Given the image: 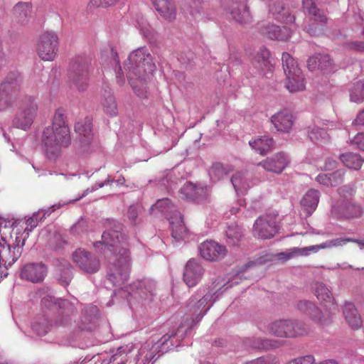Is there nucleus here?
Returning a JSON list of instances; mask_svg holds the SVG:
<instances>
[{
	"label": "nucleus",
	"instance_id": "nucleus-1",
	"mask_svg": "<svg viewBox=\"0 0 364 364\" xmlns=\"http://www.w3.org/2000/svg\"><path fill=\"white\" fill-rule=\"evenodd\" d=\"M115 229L105 231L102 240L94 244V247L105 257L114 255L115 261L109 265L107 281L112 287H122L129 277L131 258L127 248V237L121 232V225Z\"/></svg>",
	"mask_w": 364,
	"mask_h": 364
},
{
	"label": "nucleus",
	"instance_id": "nucleus-2",
	"mask_svg": "<svg viewBox=\"0 0 364 364\" xmlns=\"http://www.w3.org/2000/svg\"><path fill=\"white\" fill-rule=\"evenodd\" d=\"M127 78L134 92L140 97H146L147 80L154 70L151 63V56L146 47L132 52L124 64Z\"/></svg>",
	"mask_w": 364,
	"mask_h": 364
},
{
	"label": "nucleus",
	"instance_id": "nucleus-3",
	"mask_svg": "<svg viewBox=\"0 0 364 364\" xmlns=\"http://www.w3.org/2000/svg\"><path fill=\"white\" fill-rule=\"evenodd\" d=\"M42 141L46 154L50 159L57 157L63 149L70 145V129L62 109L55 111L52 125L44 129Z\"/></svg>",
	"mask_w": 364,
	"mask_h": 364
},
{
	"label": "nucleus",
	"instance_id": "nucleus-4",
	"mask_svg": "<svg viewBox=\"0 0 364 364\" xmlns=\"http://www.w3.org/2000/svg\"><path fill=\"white\" fill-rule=\"evenodd\" d=\"M340 198L333 205L331 213L337 218H359L363 215V210L360 205L356 203L353 196L355 189L352 185H346L338 189Z\"/></svg>",
	"mask_w": 364,
	"mask_h": 364
},
{
	"label": "nucleus",
	"instance_id": "nucleus-5",
	"mask_svg": "<svg viewBox=\"0 0 364 364\" xmlns=\"http://www.w3.org/2000/svg\"><path fill=\"white\" fill-rule=\"evenodd\" d=\"M267 331L270 334L280 338H296L307 335L310 328L306 323L297 319H281L271 323Z\"/></svg>",
	"mask_w": 364,
	"mask_h": 364
},
{
	"label": "nucleus",
	"instance_id": "nucleus-6",
	"mask_svg": "<svg viewBox=\"0 0 364 364\" xmlns=\"http://www.w3.org/2000/svg\"><path fill=\"white\" fill-rule=\"evenodd\" d=\"M38 111L37 98L32 95H24L18 102V111L13 120L16 127L28 130L33 123Z\"/></svg>",
	"mask_w": 364,
	"mask_h": 364
},
{
	"label": "nucleus",
	"instance_id": "nucleus-7",
	"mask_svg": "<svg viewBox=\"0 0 364 364\" xmlns=\"http://www.w3.org/2000/svg\"><path fill=\"white\" fill-rule=\"evenodd\" d=\"M15 239L12 235L7 241L3 236L0 238V263L11 266L21 256L25 240L28 237L25 230H16Z\"/></svg>",
	"mask_w": 364,
	"mask_h": 364
},
{
	"label": "nucleus",
	"instance_id": "nucleus-8",
	"mask_svg": "<svg viewBox=\"0 0 364 364\" xmlns=\"http://www.w3.org/2000/svg\"><path fill=\"white\" fill-rule=\"evenodd\" d=\"M129 303L136 301L143 303L151 301L155 296L156 282L149 278H143L134 281L129 286L124 287Z\"/></svg>",
	"mask_w": 364,
	"mask_h": 364
},
{
	"label": "nucleus",
	"instance_id": "nucleus-9",
	"mask_svg": "<svg viewBox=\"0 0 364 364\" xmlns=\"http://www.w3.org/2000/svg\"><path fill=\"white\" fill-rule=\"evenodd\" d=\"M18 73H9L0 85V111L11 107L17 100L21 86Z\"/></svg>",
	"mask_w": 364,
	"mask_h": 364
},
{
	"label": "nucleus",
	"instance_id": "nucleus-10",
	"mask_svg": "<svg viewBox=\"0 0 364 364\" xmlns=\"http://www.w3.org/2000/svg\"><path fill=\"white\" fill-rule=\"evenodd\" d=\"M59 38L53 31H47L39 36L36 51L39 58L44 61H53L58 53Z\"/></svg>",
	"mask_w": 364,
	"mask_h": 364
},
{
	"label": "nucleus",
	"instance_id": "nucleus-11",
	"mask_svg": "<svg viewBox=\"0 0 364 364\" xmlns=\"http://www.w3.org/2000/svg\"><path fill=\"white\" fill-rule=\"evenodd\" d=\"M90 65V62L87 58L80 56L71 65L69 79L79 91H85L88 87Z\"/></svg>",
	"mask_w": 364,
	"mask_h": 364
},
{
	"label": "nucleus",
	"instance_id": "nucleus-12",
	"mask_svg": "<svg viewBox=\"0 0 364 364\" xmlns=\"http://www.w3.org/2000/svg\"><path fill=\"white\" fill-rule=\"evenodd\" d=\"M277 213H267L258 218L253 228V234L261 239H269L279 232Z\"/></svg>",
	"mask_w": 364,
	"mask_h": 364
},
{
	"label": "nucleus",
	"instance_id": "nucleus-13",
	"mask_svg": "<svg viewBox=\"0 0 364 364\" xmlns=\"http://www.w3.org/2000/svg\"><path fill=\"white\" fill-rule=\"evenodd\" d=\"M213 296V294L210 291H206V289H200L196 294L190 298L188 306L198 321L203 318L213 305L214 302L212 300Z\"/></svg>",
	"mask_w": 364,
	"mask_h": 364
},
{
	"label": "nucleus",
	"instance_id": "nucleus-14",
	"mask_svg": "<svg viewBox=\"0 0 364 364\" xmlns=\"http://www.w3.org/2000/svg\"><path fill=\"white\" fill-rule=\"evenodd\" d=\"M73 262L86 274H95L100 269V259L85 249H77L72 255Z\"/></svg>",
	"mask_w": 364,
	"mask_h": 364
},
{
	"label": "nucleus",
	"instance_id": "nucleus-15",
	"mask_svg": "<svg viewBox=\"0 0 364 364\" xmlns=\"http://www.w3.org/2000/svg\"><path fill=\"white\" fill-rule=\"evenodd\" d=\"M297 309L308 315L313 321L321 326H326L332 321L333 314L327 311H321L316 304L307 300H301L298 302Z\"/></svg>",
	"mask_w": 364,
	"mask_h": 364
},
{
	"label": "nucleus",
	"instance_id": "nucleus-16",
	"mask_svg": "<svg viewBox=\"0 0 364 364\" xmlns=\"http://www.w3.org/2000/svg\"><path fill=\"white\" fill-rule=\"evenodd\" d=\"M289 163V156L286 153L281 151L260 161L258 166H262L267 171L279 174Z\"/></svg>",
	"mask_w": 364,
	"mask_h": 364
},
{
	"label": "nucleus",
	"instance_id": "nucleus-17",
	"mask_svg": "<svg viewBox=\"0 0 364 364\" xmlns=\"http://www.w3.org/2000/svg\"><path fill=\"white\" fill-rule=\"evenodd\" d=\"M201 257L208 261H217L223 258L227 253L226 247L213 240H206L199 246Z\"/></svg>",
	"mask_w": 364,
	"mask_h": 364
},
{
	"label": "nucleus",
	"instance_id": "nucleus-18",
	"mask_svg": "<svg viewBox=\"0 0 364 364\" xmlns=\"http://www.w3.org/2000/svg\"><path fill=\"white\" fill-rule=\"evenodd\" d=\"M204 269L200 263L196 259H190L184 268L183 281L188 287L196 286L201 279Z\"/></svg>",
	"mask_w": 364,
	"mask_h": 364
},
{
	"label": "nucleus",
	"instance_id": "nucleus-19",
	"mask_svg": "<svg viewBox=\"0 0 364 364\" xmlns=\"http://www.w3.org/2000/svg\"><path fill=\"white\" fill-rule=\"evenodd\" d=\"M47 274V268L42 263H30L24 265L21 269V279L38 283L42 282Z\"/></svg>",
	"mask_w": 364,
	"mask_h": 364
},
{
	"label": "nucleus",
	"instance_id": "nucleus-20",
	"mask_svg": "<svg viewBox=\"0 0 364 364\" xmlns=\"http://www.w3.org/2000/svg\"><path fill=\"white\" fill-rule=\"evenodd\" d=\"M227 9L231 18L237 23H248L252 18L245 0H228Z\"/></svg>",
	"mask_w": 364,
	"mask_h": 364
},
{
	"label": "nucleus",
	"instance_id": "nucleus-21",
	"mask_svg": "<svg viewBox=\"0 0 364 364\" xmlns=\"http://www.w3.org/2000/svg\"><path fill=\"white\" fill-rule=\"evenodd\" d=\"M180 195L183 199L199 202L206 199L208 189L205 186L195 185L188 182L181 188Z\"/></svg>",
	"mask_w": 364,
	"mask_h": 364
},
{
	"label": "nucleus",
	"instance_id": "nucleus-22",
	"mask_svg": "<svg viewBox=\"0 0 364 364\" xmlns=\"http://www.w3.org/2000/svg\"><path fill=\"white\" fill-rule=\"evenodd\" d=\"M307 68L311 71L321 70L324 73H330L334 70V64L329 55L316 54L308 59Z\"/></svg>",
	"mask_w": 364,
	"mask_h": 364
},
{
	"label": "nucleus",
	"instance_id": "nucleus-23",
	"mask_svg": "<svg viewBox=\"0 0 364 364\" xmlns=\"http://www.w3.org/2000/svg\"><path fill=\"white\" fill-rule=\"evenodd\" d=\"M171 228V235L176 241L183 240L188 237V230L184 225L180 212L175 210L173 216L168 218Z\"/></svg>",
	"mask_w": 364,
	"mask_h": 364
},
{
	"label": "nucleus",
	"instance_id": "nucleus-24",
	"mask_svg": "<svg viewBox=\"0 0 364 364\" xmlns=\"http://www.w3.org/2000/svg\"><path fill=\"white\" fill-rule=\"evenodd\" d=\"M157 13L165 21H173L176 19V9L173 0H151Z\"/></svg>",
	"mask_w": 364,
	"mask_h": 364
},
{
	"label": "nucleus",
	"instance_id": "nucleus-25",
	"mask_svg": "<svg viewBox=\"0 0 364 364\" xmlns=\"http://www.w3.org/2000/svg\"><path fill=\"white\" fill-rule=\"evenodd\" d=\"M75 130L79 134V140L82 147L85 148L90 144L93 134L92 132V120L86 117L78 121L75 125Z\"/></svg>",
	"mask_w": 364,
	"mask_h": 364
},
{
	"label": "nucleus",
	"instance_id": "nucleus-26",
	"mask_svg": "<svg viewBox=\"0 0 364 364\" xmlns=\"http://www.w3.org/2000/svg\"><path fill=\"white\" fill-rule=\"evenodd\" d=\"M269 11L274 16L275 19L282 23H294L295 17L288 9L284 7L282 2L277 0H270L269 4Z\"/></svg>",
	"mask_w": 364,
	"mask_h": 364
},
{
	"label": "nucleus",
	"instance_id": "nucleus-27",
	"mask_svg": "<svg viewBox=\"0 0 364 364\" xmlns=\"http://www.w3.org/2000/svg\"><path fill=\"white\" fill-rule=\"evenodd\" d=\"M293 117L288 110H282L271 117V122L278 132H288L293 125Z\"/></svg>",
	"mask_w": 364,
	"mask_h": 364
},
{
	"label": "nucleus",
	"instance_id": "nucleus-28",
	"mask_svg": "<svg viewBox=\"0 0 364 364\" xmlns=\"http://www.w3.org/2000/svg\"><path fill=\"white\" fill-rule=\"evenodd\" d=\"M60 205H53L48 208L39 209L37 212L33 213L26 222V227L25 228V232L27 235L37 227L39 222L43 220L46 217L49 216L53 211L60 208Z\"/></svg>",
	"mask_w": 364,
	"mask_h": 364
},
{
	"label": "nucleus",
	"instance_id": "nucleus-29",
	"mask_svg": "<svg viewBox=\"0 0 364 364\" xmlns=\"http://www.w3.org/2000/svg\"><path fill=\"white\" fill-rule=\"evenodd\" d=\"M320 198V193L315 189L306 192L301 200V205L307 216H310L316 209Z\"/></svg>",
	"mask_w": 364,
	"mask_h": 364
},
{
	"label": "nucleus",
	"instance_id": "nucleus-30",
	"mask_svg": "<svg viewBox=\"0 0 364 364\" xmlns=\"http://www.w3.org/2000/svg\"><path fill=\"white\" fill-rule=\"evenodd\" d=\"M249 144L256 152L265 155L274 149V141L272 137L262 136L250 140Z\"/></svg>",
	"mask_w": 364,
	"mask_h": 364
},
{
	"label": "nucleus",
	"instance_id": "nucleus-31",
	"mask_svg": "<svg viewBox=\"0 0 364 364\" xmlns=\"http://www.w3.org/2000/svg\"><path fill=\"white\" fill-rule=\"evenodd\" d=\"M343 314L348 325L355 329H358L362 324V320L354 304L346 302L343 306Z\"/></svg>",
	"mask_w": 364,
	"mask_h": 364
},
{
	"label": "nucleus",
	"instance_id": "nucleus-32",
	"mask_svg": "<svg viewBox=\"0 0 364 364\" xmlns=\"http://www.w3.org/2000/svg\"><path fill=\"white\" fill-rule=\"evenodd\" d=\"M267 36L274 40L287 41L291 33L290 28L285 24L279 26L278 24H268L266 28Z\"/></svg>",
	"mask_w": 364,
	"mask_h": 364
},
{
	"label": "nucleus",
	"instance_id": "nucleus-33",
	"mask_svg": "<svg viewBox=\"0 0 364 364\" xmlns=\"http://www.w3.org/2000/svg\"><path fill=\"white\" fill-rule=\"evenodd\" d=\"M304 11L310 16L311 20L318 23H326L328 18L325 13L318 9L314 0H303Z\"/></svg>",
	"mask_w": 364,
	"mask_h": 364
},
{
	"label": "nucleus",
	"instance_id": "nucleus-34",
	"mask_svg": "<svg viewBox=\"0 0 364 364\" xmlns=\"http://www.w3.org/2000/svg\"><path fill=\"white\" fill-rule=\"evenodd\" d=\"M151 213L156 215L161 213L164 215L167 219L170 216H173V213L177 210L174 205L171 203V200L166 198L158 200L155 204L151 207Z\"/></svg>",
	"mask_w": 364,
	"mask_h": 364
},
{
	"label": "nucleus",
	"instance_id": "nucleus-35",
	"mask_svg": "<svg viewBox=\"0 0 364 364\" xmlns=\"http://www.w3.org/2000/svg\"><path fill=\"white\" fill-rule=\"evenodd\" d=\"M323 242L320 245H311L303 248L299 247H294L291 250V251L288 253L282 252L279 255V258L284 259L285 260L289 259L295 255H301V256H307L310 254L311 252H317L321 249H325L323 247Z\"/></svg>",
	"mask_w": 364,
	"mask_h": 364
},
{
	"label": "nucleus",
	"instance_id": "nucleus-36",
	"mask_svg": "<svg viewBox=\"0 0 364 364\" xmlns=\"http://www.w3.org/2000/svg\"><path fill=\"white\" fill-rule=\"evenodd\" d=\"M282 60L286 77H290V79L292 78V75L299 77V74L301 70L299 68L294 58H293L288 53H284L282 54Z\"/></svg>",
	"mask_w": 364,
	"mask_h": 364
},
{
	"label": "nucleus",
	"instance_id": "nucleus-37",
	"mask_svg": "<svg viewBox=\"0 0 364 364\" xmlns=\"http://www.w3.org/2000/svg\"><path fill=\"white\" fill-rule=\"evenodd\" d=\"M231 183L237 194H244L250 188V182L245 173L237 172L231 178Z\"/></svg>",
	"mask_w": 364,
	"mask_h": 364
},
{
	"label": "nucleus",
	"instance_id": "nucleus-38",
	"mask_svg": "<svg viewBox=\"0 0 364 364\" xmlns=\"http://www.w3.org/2000/svg\"><path fill=\"white\" fill-rule=\"evenodd\" d=\"M233 168L229 164L215 163L209 170V175L213 181H218L228 175Z\"/></svg>",
	"mask_w": 364,
	"mask_h": 364
},
{
	"label": "nucleus",
	"instance_id": "nucleus-39",
	"mask_svg": "<svg viewBox=\"0 0 364 364\" xmlns=\"http://www.w3.org/2000/svg\"><path fill=\"white\" fill-rule=\"evenodd\" d=\"M132 346H121L117 349V352L109 359L102 360L101 364H126L128 360V353L131 352Z\"/></svg>",
	"mask_w": 364,
	"mask_h": 364
},
{
	"label": "nucleus",
	"instance_id": "nucleus-40",
	"mask_svg": "<svg viewBox=\"0 0 364 364\" xmlns=\"http://www.w3.org/2000/svg\"><path fill=\"white\" fill-rule=\"evenodd\" d=\"M313 288L314 294L319 301L328 302L331 303L332 306H334L331 291L322 282H316L314 284ZM333 309H335V306H333Z\"/></svg>",
	"mask_w": 364,
	"mask_h": 364
},
{
	"label": "nucleus",
	"instance_id": "nucleus-41",
	"mask_svg": "<svg viewBox=\"0 0 364 364\" xmlns=\"http://www.w3.org/2000/svg\"><path fill=\"white\" fill-rule=\"evenodd\" d=\"M292 78L287 77L286 87L290 92H296L305 89L304 77L302 71L300 70L299 77L292 75Z\"/></svg>",
	"mask_w": 364,
	"mask_h": 364
},
{
	"label": "nucleus",
	"instance_id": "nucleus-42",
	"mask_svg": "<svg viewBox=\"0 0 364 364\" xmlns=\"http://www.w3.org/2000/svg\"><path fill=\"white\" fill-rule=\"evenodd\" d=\"M32 5L30 2H18L13 8V15L18 21H26L31 13Z\"/></svg>",
	"mask_w": 364,
	"mask_h": 364
},
{
	"label": "nucleus",
	"instance_id": "nucleus-43",
	"mask_svg": "<svg viewBox=\"0 0 364 364\" xmlns=\"http://www.w3.org/2000/svg\"><path fill=\"white\" fill-rule=\"evenodd\" d=\"M341 160L346 166L355 170L359 169L363 162V160L359 154L353 153L342 154L341 156Z\"/></svg>",
	"mask_w": 364,
	"mask_h": 364
},
{
	"label": "nucleus",
	"instance_id": "nucleus-44",
	"mask_svg": "<svg viewBox=\"0 0 364 364\" xmlns=\"http://www.w3.org/2000/svg\"><path fill=\"white\" fill-rule=\"evenodd\" d=\"M104 111L109 116H115L117 114V106L114 97L109 91H105L102 100Z\"/></svg>",
	"mask_w": 364,
	"mask_h": 364
},
{
	"label": "nucleus",
	"instance_id": "nucleus-45",
	"mask_svg": "<svg viewBox=\"0 0 364 364\" xmlns=\"http://www.w3.org/2000/svg\"><path fill=\"white\" fill-rule=\"evenodd\" d=\"M308 136L311 141L314 143L327 141L329 139V135L327 133L326 129L318 126L309 128L308 131Z\"/></svg>",
	"mask_w": 364,
	"mask_h": 364
},
{
	"label": "nucleus",
	"instance_id": "nucleus-46",
	"mask_svg": "<svg viewBox=\"0 0 364 364\" xmlns=\"http://www.w3.org/2000/svg\"><path fill=\"white\" fill-rule=\"evenodd\" d=\"M350 101L360 103L364 101V81L355 82L350 90Z\"/></svg>",
	"mask_w": 364,
	"mask_h": 364
},
{
	"label": "nucleus",
	"instance_id": "nucleus-47",
	"mask_svg": "<svg viewBox=\"0 0 364 364\" xmlns=\"http://www.w3.org/2000/svg\"><path fill=\"white\" fill-rule=\"evenodd\" d=\"M50 327L49 321L44 316L38 318L31 325L32 330L38 336L46 335L50 330Z\"/></svg>",
	"mask_w": 364,
	"mask_h": 364
},
{
	"label": "nucleus",
	"instance_id": "nucleus-48",
	"mask_svg": "<svg viewBox=\"0 0 364 364\" xmlns=\"http://www.w3.org/2000/svg\"><path fill=\"white\" fill-rule=\"evenodd\" d=\"M227 242L230 245H236L241 240L243 234L242 228L237 225H231L226 230Z\"/></svg>",
	"mask_w": 364,
	"mask_h": 364
},
{
	"label": "nucleus",
	"instance_id": "nucleus-49",
	"mask_svg": "<svg viewBox=\"0 0 364 364\" xmlns=\"http://www.w3.org/2000/svg\"><path fill=\"white\" fill-rule=\"evenodd\" d=\"M269 51L266 48L261 47L254 58V63H257L260 69L267 68L269 64Z\"/></svg>",
	"mask_w": 364,
	"mask_h": 364
},
{
	"label": "nucleus",
	"instance_id": "nucleus-50",
	"mask_svg": "<svg viewBox=\"0 0 364 364\" xmlns=\"http://www.w3.org/2000/svg\"><path fill=\"white\" fill-rule=\"evenodd\" d=\"M277 343V341L257 338L252 339L250 341V346L253 348L269 349L272 348H276Z\"/></svg>",
	"mask_w": 364,
	"mask_h": 364
},
{
	"label": "nucleus",
	"instance_id": "nucleus-51",
	"mask_svg": "<svg viewBox=\"0 0 364 364\" xmlns=\"http://www.w3.org/2000/svg\"><path fill=\"white\" fill-rule=\"evenodd\" d=\"M352 238L350 237H339L331 240H327L323 242V247L331 248L333 247L343 246L348 242H351Z\"/></svg>",
	"mask_w": 364,
	"mask_h": 364
},
{
	"label": "nucleus",
	"instance_id": "nucleus-52",
	"mask_svg": "<svg viewBox=\"0 0 364 364\" xmlns=\"http://www.w3.org/2000/svg\"><path fill=\"white\" fill-rule=\"evenodd\" d=\"M169 338H170V336H168V335L164 336L162 337L161 340L159 343H156L152 346L151 352L146 353V355H145V358L146 359H149L150 360H151L153 359H154V360H156L161 355H159L157 358H154L156 355H154V353L156 352L159 348V347L161 346H164L165 344V343H166L168 341Z\"/></svg>",
	"mask_w": 364,
	"mask_h": 364
},
{
	"label": "nucleus",
	"instance_id": "nucleus-53",
	"mask_svg": "<svg viewBox=\"0 0 364 364\" xmlns=\"http://www.w3.org/2000/svg\"><path fill=\"white\" fill-rule=\"evenodd\" d=\"M324 26L326 24H305L304 30L311 36H318L321 34Z\"/></svg>",
	"mask_w": 364,
	"mask_h": 364
},
{
	"label": "nucleus",
	"instance_id": "nucleus-54",
	"mask_svg": "<svg viewBox=\"0 0 364 364\" xmlns=\"http://www.w3.org/2000/svg\"><path fill=\"white\" fill-rule=\"evenodd\" d=\"M110 54L112 56V60L116 65V66L119 67L118 70L116 73V77L120 82L123 83L124 79L122 77V72L121 67L119 65V59L118 57V54H117V51L113 48H110Z\"/></svg>",
	"mask_w": 364,
	"mask_h": 364
},
{
	"label": "nucleus",
	"instance_id": "nucleus-55",
	"mask_svg": "<svg viewBox=\"0 0 364 364\" xmlns=\"http://www.w3.org/2000/svg\"><path fill=\"white\" fill-rule=\"evenodd\" d=\"M344 171L343 170H337L336 171L330 173L331 177V186H336L340 184L343 179Z\"/></svg>",
	"mask_w": 364,
	"mask_h": 364
},
{
	"label": "nucleus",
	"instance_id": "nucleus-56",
	"mask_svg": "<svg viewBox=\"0 0 364 364\" xmlns=\"http://www.w3.org/2000/svg\"><path fill=\"white\" fill-rule=\"evenodd\" d=\"M345 46L349 50L364 52V42L363 41H349L346 43Z\"/></svg>",
	"mask_w": 364,
	"mask_h": 364
},
{
	"label": "nucleus",
	"instance_id": "nucleus-57",
	"mask_svg": "<svg viewBox=\"0 0 364 364\" xmlns=\"http://www.w3.org/2000/svg\"><path fill=\"white\" fill-rule=\"evenodd\" d=\"M351 144L358 149L364 151V133H358L351 141Z\"/></svg>",
	"mask_w": 364,
	"mask_h": 364
},
{
	"label": "nucleus",
	"instance_id": "nucleus-58",
	"mask_svg": "<svg viewBox=\"0 0 364 364\" xmlns=\"http://www.w3.org/2000/svg\"><path fill=\"white\" fill-rule=\"evenodd\" d=\"M316 181L320 184L326 186H331V177L330 173H320L316 178Z\"/></svg>",
	"mask_w": 364,
	"mask_h": 364
},
{
	"label": "nucleus",
	"instance_id": "nucleus-59",
	"mask_svg": "<svg viewBox=\"0 0 364 364\" xmlns=\"http://www.w3.org/2000/svg\"><path fill=\"white\" fill-rule=\"evenodd\" d=\"M138 216V210L136 207L135 206H130L127 211V217L131 220L132 223H136V218Z\"/></svg>",
	"mask_w": 364,
	"mask_h": 364
},
{
	"label": "nucleus",
	"instance_id": "nucleus-60",
	"mask_svg": "<svg viewBox=\"0 0 364 364\" xmlns=\"http://www.w3.org/2000/svg\"><path fill=\"white\" fill-rule=\"evenodd\" d=\"M112 182H113V180H112V179L111 180V179H110V176H108L107 179L105 182L96 183H95V184L92 186V188H91V189H90V188H87V189L85 191V193L83 194V196H85V194H87V192H89V191L92 192V191H96V190H97L98 188L103 187L105 185L109 184V183H112Z\"/></svg>",
	"mask_w": 364,
	"mask_h": 364
},
{
	"label": "nucleus",
	"instance_id": "nucleus-61",
	"mask_svg": "<svg viewBox=\"0 0 364 364\" xmlns=\"http://www.w3.org/2000/svg\"><path fill=\"white\" fill-rule=\"evenodd\" d=\"M245 364H273L269 359L264 357L258 358L255 360L246 363Z\"/></svg>",
	"mask_w": 364,
	"mask_h": 364
},
{
	"label": "nucleus",
	"instance_id": "nucleus-62",
	"mask_svg": "<svg viewBox=\"0 0 364 364\" xmlns=\"http://www.w3.org/2000/svg\"><path fill=\"white\" fill-rule=\"evenodd\" d=\"M353 124L355 125H364V109L358 114Z\"/></svg>",
	"mask_w": 364,
	"mask_h": 364
},
{
	"label": "nucleus",
	"instance_id": "nucleus-63",
	"mask_svg": "<svg viewBox=\"0 0 364 364\" xmlns=\"http://www.w3.org/2000/svg\"><path fill=\"white\" fill-rule=\"evenodd\" d=\"M59 306L60 308L68 307L70 311H73V306L68 300L60 299L59 301Z\"/></svg>",
	"mask_w": 364,
	"mask_h": 364
},
{
	"label": "nucleus",
	"instance_id": "nucleus-64",
	"mask_svg": "<svg viewBox=\"0 0 364 364\" xmlns=\"http://www.w3.org/2000/svg\"><path fill=\"white\" fill-rule=\"evenodd\" d=\"M190 6L193 9H198L200 5L202 0H186Z\"/></svg>",
	"mask_w": 364,
	"mask_h": 364
}]
</instances>
